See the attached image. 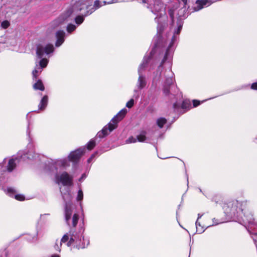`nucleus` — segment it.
<instances>
[{
    "instance_id": "nucleus-1",
    "label": "nucleus",
    "mask_w": 257,
    "mask_h": 257,
    "mask_svg": "<svg viewBox=\"0 0 257 257\" xmlns=\"http://www.w3.org/2000/svg\"><path fill=\"white\" fill-rule=\"evenodd\" d=\"M91 3L92 2H89L88 0H81L76 2L70 8L62 13L58 18L53 21V26L55 27L58 26L67 21L68 18L72 15L76 14L78 12L84 8L88 10L89 7L91 6Z\"/></svg>"
},
{
    "instance_id": "nucleus-2",
    "label": "nucleus",
    "mask_w": 257,
    "mask_h": 257,
    "mask_svg": "<svg viewBox=\"0 0 257 257\" xmlns=\"http://www.w3.org/2000/svg\"><path fill=\"white\" fill-rule=\"evenodd\" d=\"M126 112V109L123 108L121 109L107 125L105 126L100 132L98 133L97 136L100 138H103L116 128L117 126V123L122 119L125 115Z\"/></svg>"
},
{
    "instance_id": "nucleus-3",
    "label": "nucleus",
    "mask_w": 257,
    "mask_h": 257,
    "mask_svg": "<svg viewBox=\"0 0 257 257\" xmlns=\"http://www.w3.org/2000/svg\"><path fill=\"white\" fill-rule=\"evenodd\" d=\"M241 203L237 200L229 202L224 207L225 214L230 217L242 218L243 209L241 208Z\"/></svg>"
},
{
    "instance_id": "nucleus-4",
    "label": "nucleus",
    "mask_w": 257,
    "mask_h": 257,
    "mask_svg": "<svg viewBox=\"0 0 257 257\" xmlns=\"http://www.w3.org/2000/svg\"><path fill=\"white\" fill-rule=\"evenodd\" d=\"M149 60V57L145 56L144 58V60L142 63L140 65L139 69H138V73L139 74V77L138 78V82H137V87L139 89H142L145 87L146 85V78L144 76H143L142 74V71L146 67L148 61Z\"/></svg>"
},
{
    "instance_id": "nucleus-5",
    "label": "nucleus",
    "mask_w": 257,
    "mask_h": 257,
    "mask_svg": "<svg viewBox=\"0 0 257 257\" xmlns=\"http://www.w3.org/2000/svg\"><path fill=\"white\" fill-rule=\"evenodd\" d=\"M55 182L58 184L62 183L64 186H71L73 184L72 177L64 172L60 175H56Z\"/></svg>"
},
{
    "instance_id": "nucleus-6",
    "label": "nucleus",
    "mask_w": 257,
    "mask_h": 257,
    "mask_svg": "<svg viewBox=\"0 0 257 257\" xmlns=\"http://www.w3.org/2000/svg\"><path fill=\"white\" fill-rule=\"evenodd\" d=\"M54 51V47L52 44L42 45L37 46L36 54L39 58H42L44 54H49Z\"/></svg>"
},
{
    "instance_id": "nucleus-7",
    "label": "nucleus",
    "mask_w": 257,
    "mask_h": 257,
    "mask_svg": "<svg viewBox=\"0 0 257 257\" xmlns=\"http://www.w3.org/2000/svg\"><path fill=\"white\" fill-rule=\"evenodd\" d=\"M140 3H147L152 10L153 12H159L163 8L160 0H138Z\"/></svg>"
},
{
    "instance_id": "nucleus-8",
    "label": "nucleus",
    "mask_w": 257,
    "mask_h": 257,
    "mask_svg": "<svg viewBox=\"0 0 257 257\" xmlns=\"http://www.w3.org/2000/svg\"><path fill=\"white\" fill-rule=\"evenodd\" d=\"M117 2L118 0H103L102 2L96 0L94 2L93 7L91 9L87 10L85 13L84 16H86L92 14L95 10L99 8L102 6L115 3Z\"/></svg>"
},
{
    "instance_id": "nucleus-9",
    "label": "nucleus",
    "mask_w": 257,
    "mask_h": 257,
    "mask_svg": "<svg viewBox=\"0 0 257 257\" xmlns=\"http://www.w3.org/2000/svg\"><path fill=\"white\" fill-rule=\"evenodd\" d=\"M67 241H68L67 245L69 246L73 244L74 242H77L76 237L75 236L72 234L69 238L68 233H66L64 235L61 239L59 241V243L60 244V246H61L63 242L64 243Z\"/></svg>"
},
{
    "instance_id": "nucleus-10",
    "label": "nucleus",
    "mask_w": 257,
    "mask_h": 257,
    "mask_svg": "<svg viewBox=\"0 0 257 257\" xmlns=\"http://www.w3.org/2000/svg\"><path fill=\"white\" fill-rule=\"evenodd\" d=\"M84 151L85 149L84 148H80L71 152L69 156L70 160L74 162L77 160L84 154Z\"/></svg>"
},
{
    "instance_id": "nucleus-11",
    "label": "nucleus",
    "mask_w": 257,
    "mask_h": 257,
    "mask_svg": "<svg viewBox=\"0 0 257 257\" xmlns=\"http://www.w3.org/2000/svg\"><path fill=\"white\" fill-rule=\"evenodd\" d=\"M11 197L14 196L15 198L19 201H24L25 197L22 194H15L16 193V190L11 187L8 188L7 190L5 191Z\"/></svg>"
},
{
    "instance_id": "nucleus-12",
    "label": "nucleus",
    "mask_w": 257,
    "mask_h": 257,
    "mask_svg": "<svg viewBox=\"0 0 257 257\" xmlns=\"http://www.w3.org/2000/svg\"><path fill=\"white\" fill-rule=\"evenodd\" d=\"M212 4L209 0H198L196 2V6L194 7L195 11H198L202 9L203 7L209 6Z\"/></svg>"
},
{
    "instance_id": "nucleus-13",
    "label": "nucleus",
    "mask_w": 257,
    "mask_h": 257,
    "mask_svg": "<svg viewBox=\"0 0 257 257\" xmlns=\"http://www.w3.org/2000/svg\"><path fill=\"white\" fill-rule=\"evenodd\" d=\"M65 33L63 31H58L56 34L57 41L56 42V46L59 47L62 45L64 41V37Z\"/></svg>"
},
{
    "instance_id": "nucleus-14",
    "label": "nucleus",
    "mask_w": 257,
    "mask_h": 257,
    "mask_svg": "<svg viewBox=\"0 0 257 257\" xmlns=\"http://www.w3.org/2000/svg\"><path fill=\"white\" fill-rule=\"evenodd\" d=\"M72 213V210L71 207L66 204L65 207V220L68 224H69L68 221L70 219Z\"/></svg>"
},
{
    "instance_id": "nucleus-15",
    "label": "nucleus",
    "mask_w": 257,
    "mask_h": 257,
    "mask_svg": "<svg viewBox=\"0 0 257 257\" xmlns=\"http://www.w3.org/2000/svg\"><path fill=\"white\" fill-rule=\"evenodd\" d=\"M48 98V96H44L41 100V102L39 105V109L43 110L45 109L47 105Z\"/></svg>"
},
{
    "instance_id": "nucleus-16",
    "label": "nucleus",
    "mask_w": 257,
    "mask_h": 257,
    "mask_svg": "<svg viewBox=\"0 0 257 257\" xmlns=\"http://www.w3.org/2000/svg\"><path fill=\"white\" fill-rule=\"evenodd\" d=\"M18 161V159L16 158L15 159H10L9 161L8 165L7 167V170L9 172H11L16 167V162Z\"/></svg>"
},
{
    "instance_id": "nucleus-17",
    "label": "nucleus",
    "mask_w": 257,
    "mask_h": 257,
    "mask_svg": "<svg viewBox=\"0 0 257 257\" xmlns=\"http://www.w3.org/2000/svg\"><path fill=\"white\" fill-rule=\"evenodd\" d=\"M36 67L32 72L33 79H36L42 71V69L38 66L37 63H36Z\"/></svg>"
},
{
    "instance_id": "nucleus-18",
    "label": "nucleus",
    "mask_w": 257,
    "mask_h": 257,
    "mask_svg": "<svg viewBox=\"0 0 257 257\" xmlns=\"http://www.w3.org/2000/svg\"><path fill=\"white\" fill-rule=\"evenodd\" d=\"M55 166L57 169L59 167H65L68 166V161L66 159L57 160L55 162Z\"/></svg>"
},
{
    "instance_id": "nucleus-19",
    "label": "nucleus",
    "mask_w": 257,
    "mask_h": 257,
    "mask_svg": "<svg viewBox=\"0 0 257 257\" xmlns=\"http://www.w3.org/2000/svg\"><path fill=\"white\" fill-rule=\"evenodd\" d=\"M34 89L36 90H40L41 91L44 90V86L42 82L40 80H38L36 83L33 85Z\"/></svg>"
},
{
    "instance_id": "nucleus-20",
    "label": "nucleus",
    "mask_w": 257,
    "mask_h": 257,
    "mask_svg": "<svg viewBox=\"0 0 257 257\" xmlns=\"http://www.w3.org/2000/svg\"><path fill=\"white\" fill-rule=\"evenodd\" d=\"M38 66L43 69L47 66L48 60L46 58H43L38 62Z\"/></svg>"
},
{
    "instance_id": "nucleus-21",
    "label": "nucleus",
    "mask_w": 257,
    "mask_h": 257,
    "mask_svg": "<svg viewBox=\"0 0 257 257\" xmlns=\"http://www.w3.org/2000/svg\"><path fill=\"white\" fill-rule=\"evenodd\" d=\"M30 154H24L22 155L21 152H19L18 153V155L19 156L21 157V158L23 159L24 160H26V158H27L28 159H32L34 158V156L32 155V152H30Z\"/></svg>"
},
{
    "instance_id": "nucleus-22",
    "label": "nucleus",
    "mask_w": 257,
    "mask_h": 257,
    "mask_svg": "<svg viewBox=\"0 0 257 257\" xmlns=\"http://www.w3.org/2000/svg\"><path fill=\"white\" fill-rule=\"evenodd\" d=\"M166 122L167 120L164 117H160L157 120V124L160 128H162Z\"/></svg>"
},
{
    "instance_id": "nucleus-23",
    "label": "nucleus",
    "mask_w": 257,
    "mask_h": 257,
    "mask_svg": "<svg viewBox=\"0 0 257 257\" xmlns=\"http://www.w3.org/2000/svg\"><path fill=\"white\" fill-rule=\"evenodd\" d=\"M137 140L139 142H143L146 140V134L145 132L141 133L137 136Z\"/></svg>"
},
{
    "instance_id": "nucleus-24",
    "label": "nucleus",
    "mask_w": 257,
    "mask_h": 257,
    "mask_svg": "<svg viewBox=\"0 0 257 257\" xmlns=\"http://www.w3.org/2000/svg\"><path fill=\"white\" fill-rule=\"evenodd\" d=\"M78 219V215L74 214L72 217V226L73 227H75L76 226Z\"/></svg>"
},
{
    "instance_id": "nucleus-25",
    "label": "nucleus",
    "mask_w": 257,
    "mask_h": 257,
    "mask_svg": "<svg viewBox=\"0 0 257 257\" xmlns=\"http://www.w3.org/2000/svg\"><path fill=\"white\" fill-rule=\"evenodd\" d=\"M84 18L83 16H78L75 18V21L77 25H80L84 21Z\"/></svg>"
},
{
    "instance_id": "nucleus-26",
    "label": "nucleus",
    "mask_w": 257,
    "mask_h": 257,
    "mask_svg": "<svg viewBox=\"0 0 257 257\" xmlns=\"http://www.w3.org/2000/svg\"><path fill=\"white\" fill-rule=\"evenodd\" d=\"M202 216V215H200V214H198V219L196 222V228H197V231L199 232V233H201L202 232H203L204 231V230H202V229H199V227H200V223L198 222V219L201 218Z\"/></svg>"
},
{
    "instance_id": "nucleus-27",
    "label": "nucleus",
    "mask_w": 257,
    "mask_h": 257,
    "mask_svg": "<svg viewBox=\"0 0 257 257\" xmlns=\"http://www.w3.org/2000/svg\"><path fill=\"white\" fill-rule=\"evenodd\" d=\"M95 146V142L93 140L90 141L87 145V148L89 150H92Z\"/></svg>"
},
{
    "instance_id": "nucleus-28",
    "label": "nucleus",
    "mask_w": 257,
    "mask_h": 257,
    "mask_svg": "<svg viewBox=\"0 0 257 257\" xmlns=\"http://www.w3.org/2000/svg\"><path fill=\"white\" fill-rule=\"evenodd\" d=\"M76 28V26L73 24H69L67 27V31L68 33H71L74 31Z\"/></svg>"
},
{
    "instance_id": "nucleus-29",
    "label": "nucleus",
    "mask_w": 257,
    "mask_h": 257,
    "mask_svg": "<svg viewBox=\"0 0 257 257\" xmlns=\"http://www.w3.org/2000/svg\"><path fill=\"white\" fill-rule=\"evenodd\" d=\"M10 23L7 20L4 21L2 22V23H1V27L3 29H7V28H8L10 26Z\"/></svg>"
},
{
    "instance_id": "nucleus-30",
    "label": "nucleus",
    "mask_w": 257,
    "mask_h": 257,
    "mask_svg": "<svg viewBox=\"0 0 257 257\" xmlns=\"http://www.w3.org/2000/svg\"><path fill=\"white\" fill-rule=\"evenodd\" d=\"M137 142V140L136 138L131 137L128 139H127L125 141V143L126 144H130V143H135Z\"/></svg>"
},
{
    "instance_id": "nucleus-31",
    "label": "nucleus",
    "mask_w": 257,
    "mask_h": 257,
    "mask_svg": "<svg viewBox=\"0 0 257 257\" xmlns=\"http://www.w3.org/2000/svg\"><path fill=\"white\" fill-rule=\"evenodd\" d=\"M59 240L56 241V243L54 245V248L56 250L60 252L61 251V246H60V244L59 243Z\"/></svg>"
},
{
    "instance_id": "nucleus-32",
    "label": "nucleus",
    "mask_w": 257,
    "mask_h": 257,
    "mask_svg": "<svg viewBox=\"0 0 257 257\" xmlns=\"http://www.w3.org/2000/svg\"><path fill=\"white\" fill-rule=\"evenodd\" d=\"M173 78L172 76L166 79V84L167 85H171V84L173 83Z\"/></svg>"
},
{
    "instance_id": "nucleus-33",
    "label": "nucleus",
    "mask_w": 257,
    "mask_h": 257,
    "mask_svg": "<svg viewBox=\"0 0 257 257\" xmlns=\"http://www.w3.org/2000/svg\"><path fill=\"white\" fill-rule=\"evenodd\" d=\"M83 199V192L82 190H80L78 192L77 199L81 200Z\"/></svg>"
},
{
    "instance_id": "nucleus-34",
    "label": "nucleus",
    "mask_w": 257,
    "mask_h": 257,
    "mask_svg": "<svg viewBox=\"0 0 257 257\" xmlns=\"http://www.w3.org/2000/svg\"><path fill=\"white\" fill-rule=\"evenodd\" d=\"M134 105V99H131L129 101L126 103V106L128 108H131Z\"/></svg>"
},
{
    "instance_id": "nucleus-35",
    "label": "nucleus",
    "mask_w": 257,
    "mask_h": 257,
    "mask_svg": "<svg viewBox=\"0 0 257 257\" xmlns=\"http://www.w3.org/2000/svg\"><path fill=\"white\" fill-rule=\"evenodd\" d=\"M189 105H190L189 102H187V101H184L182 102L181 107L183 108H187Z\"/></svg>"
},
{
    "instance_id": "nucleus-36",
    "label": "nucleus",
    "mask_w": 257,
    "mask_h": 257,
    "mask_svg": "<svg viewBox=\"0 0 257 257\" xmlns=\"http://www.w3.org/2000/svg\"><path fill=\"white\" fill-rule=\"evenodd\" d=\"M165 26V24L161 25L160 24V23H159V24L158 26V31H159L160 32H161L163 30Z\"/></svg>"
},
{
    "instance_id": "nucleus-37",
    "label": "nucleus",
    "mask_w": 257,
    "mask_h": 257,
    "mask_svg": "<svg viewBox=\"0 0 257 257\" xmlns=\"http://www.w3.org/2000/svg\"><path fill=\"white\" fill-rule=\"evenodd\" d=\"M200 102L199 101L194 100L193 101V104L194 107H196L200 104Z\"/></svg>"
},
{
    "instance_id": "nucleus-38",
    "label": "nucleus",
    "mask_w": 257,
    "mask_h": 257,
    "mask_svg": "<svg viewBox=\"0 0 257 257\" xmlns=\"http://www.w3.org/2000/svg\"><path fill=\"white\" fill-rule=\"evenodd\" d=\"M251 88L252 89L257 90V82L252 83Z\"/></svg>"
},
{
    "instance_id": "nucleus-39",
    "label": "nucleus",
    "mask_w": 257,
    "mask_h": 257,
    "mask_svg": "<svg viewBox=\"0 0 257 257\" xmlns=\"http://www.w3.org/2000/svg\"><path fill=\"white\" fill-rule=\"evenodd\" d=\"M167 55H168V52H166L165 56H164V58L163 59V60H162V62L161 63V65H162L164 62L167 60Z\"/></svg>"
},
{
    "instance_id": "nucleus-40",
    "label": "nucleus",
    "mask_w": 257,
    "mask_h": 257,
    "mask_svg": "<svg viewBox=\"0 0 257 257\" xmlns=\"http://www.w3.org/2000/svg\"><path fill=\"white\" fill-rule=\"evenodd\" d=\"M6 169L4 168L2 164H0V171L4 172L5 171Z\"/></svg>"
},
{
    "instance_id": "nucleus-41",
    "label": "nucleus",
    "mask_w": 257,
    "mask_h": 257,
    "mask_svg": "<svg viewBox=\"0 0 257 257\" xmlns=\"http://www.w3.org/2000/svg\"><path fill=\"white\" fill-rule=\"evenodd\" d=\"M182 1L183 2L185 6L187 4V0H182Z\"/></svg>"
},
{
    "instance_id": "nucleus-42",
    "label": "nucleus",
    "mask_w": 257,
    "mask_h": 257,
    "mask_svg": "<svg viewBox=\"0 0 257 257\" xmlns=\"http://www.w3.org/2000/svg\"><path fill=\"white\" fill-rule=\"evenodd\" d=\"M85 247V245H79V248H84Z\"/></svg>"
},
{
    "instance_id": "nucleus-43",
    "label": "nucleus",
    "mask_w": 257,
    "mask_h": 257,
    "mask_svg": "<svg viewBox=\"0 0 257 257\" xmlns=\"http://www.w3.org/2000/svg\"><path fill=\"white\" fill-rule=\"evenodd\" d=\"M164 92H165L166 94H168V92H169V91H168V89H165L164 90Z\"/></svg>"
},
{
    "instance_id": "nucleus-44",
    "label": "nucleus",
    "mask_w": 257,
    "mask_h": 257,
    "mask_svg": "<svg viewBox=\"0 0 257 257\" xmlns=\"http://www.w3.org/2000/svg\"><path fill=\"white\" fill-rule=\"evenodd\" d=\"M169 14L170 15V17L173 18V14H172V12L170 11V12H169Z\"/></svg>"
},
{
    "instance_id": "nucleus-45",
    "label": "nucleus",
    "mask_w": 257,
    "mask_h": 257,
    "mask_svg": "<svg viewBox=\"0 0 257 257\" xmlns=\"http://www.w3.org/2000/svg\"><path fill=\"white\" fill-rule=\"evenodd\" d=\"M51 257H60V256L59 255L54 254L52 255Z\"/></svg>"
},
{
    "instance_id": "nucleus-46",
    "label": "nucleus",
    "mask_w": 257,
    "mask_h": 257,
    "mask_svg": "<svg viewBox=\"0 0 257 257\" xmlns=\"http://www.w3.org/2000/svg\"><path fill=\"white\" fill-rule=\"evenodd\" d=\"M213 221L214 224L215 225L218 224L219 223V222H214V220H213Z\"/></svg>"
},
{
    "instance_id": "nucleus-47",
    "label": "nucleus",
    "mask_w": 257,
    "mask_h": 257,
    "mask_svg": "<svg viewBox=\"0 0 257 257\" xmlns=\"http://www.w3.org/2000/svg\"><path fill=\"white\" fill-rule=\"evenodd\" d=\"M181 28H182V26H180L179 27V28H178V30H179V31H180V30H181Z\"/></svg>"
},
{
    "instance_id": "nucleus-48",
    "label": "nucleus",
    "mask_w": 257,
    "mask_h": 257,
    "mask_svg": "<svg viewBox=\"0 0 257 257\" xmlns=\"http://www.w3.org/2000/svg\"><path fill=\"white\" fill-rule=\"evenodd\" d=\"M180 31H179V30H177V32H176V33H177V34H179V33H180Z\"/></svg>"
},
{
    "instance_id": "nucleus-49",
    "label": "nucleus",
    "mask_w": 257,
    "mask_h": 257,
    "mask_svg": "<svg viewBox=\"0 0 257 257\" xmlns=\"http://www.w3.org/2000/svg\"><path fill=\"white\" fill-rule=\"evenodd\" d=\"M176 105H177V104H174V107L175 108H176Z\"/></svg>"
},
{
    "instance_id": "nucleus-50",
    "label": "nucleus",
    "mask_w": 257,
    "mask_h": 257,
    "mask_svg": "<svg viewBox=\"0 0 257 257\" xmlns=\"http://www.w3.org/2000/svg\"><path fill=\"white\" fill-rule=\"evenodd\" d=\"M6 159H4V161H3V163H5V162H6Z\"/></svg>"
},
{
    "instance_id": "nucleus-51",
    "label": "nucleus",
    "mask_w": 257,
    "mask_h": 257,
    "mask_svg": "<svg viewBox=\"0 0 257 257\" xmlns=\"http://www.w3.org/2000/svg\"><path fill=\"white\" fill-rule=\"evenodd\" d=\"M91 158H90V159H89L88 160V162H89V161H90V160H91Z\"/></svg>"
},
{
    "instance_id": "nucleus-52",
    "label": "nucleus",
    "mask_w": 257,
    "mask_h": 257,
    "mask_svg": "<svg viewBox=\"0 0 257 257\" xmlns=\"http://www.w3.org/2000/svg\"><path fill=\"white\" fill-rule=\"evenodd\" d=\"M248 222H249V223H250L251 222V220H249V221H248Z\"/></svg>"
},
{
    "instance_id": "nucleus-53",
    "label": "nucleus",
    "mask_w": 257,
    "mask_h": 257,
    "mask_svg": "<svg viewBox=\"0 0 257 257\" xmlns=\"http://www.w3.org/2000/svg\"><path fill=\"white\" fill-rule=\"evenodd\" d=\"M83 176H82L81 177V179H83Z\"/></svg>"
}]
</instances>
